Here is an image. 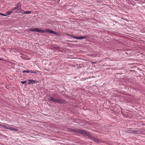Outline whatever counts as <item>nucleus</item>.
Here are the masks:
<instances>
[{"mask_svg": "<svg viewBox=\"0 0 145 145\" xmlns=\"http://www.w3.org/2000/svg\"><path fill=\"white\" fill-rule=\"evenodd\" d=\"M75 132L88 136L89 137L91 136V134L88 132L82 130H75Z\"/></svg>", "mask_w": 145, "mask_h": 145, "instance_id": "f257e3e1", "label": "nucleus"}, {"mask_svg": "<svg viewBox=\"0 0 145 145\" xmlns=\"http://www.w3.org/2000/svg\"><path fill=\"white\" fill-rule=\"evenodd\" d=\"M29 31H35L40 33H44L45 32L44 30H41L37 28H30Z\"/></svg>", "mask_w": 145, "mask_h": 145, "instance_id": "f03ea898", "label": "nucleus"}, {"mask_svg": "<svg viewBox=\"0 0 145 145\" xmlns=\"http://www.w3.org/2000/svg\"><path fill=\"white\" fill-rule=\"evenodd\" d=\"M56 102L57 103L60 104H63L65 103V101L64 100H61L59 99H55V102Z\"/></svg>", "mask_w": 145, "mask_h": 145, "instance_id": "7ed1b4c3", "label": "nucleus"}, {"mask_svg": "<svg viewBox=\"0 0 145 145\" xmlns=\"http://www.w3.org/2000/svg\"><path fill=\"white\" fill-rule=\"evenodd\" d=\"M7 128L8 129L15 131H17L18 130V129L17 128L12 126H8V128Z\"/></svg>", "mask_w": 145, "mask_h": 145, "instance_id": "20e7f679", "label": "nucleus"}, {"mask_svg": "<svg viewBox=\"0 0 145 145\" xmlns=\"http://www.w3.org/2000/svg\"><path fill=\"white\" fill-rule=\"evenodd\" d=\"M19 11H15V13H21L22 14H24V13L25 12L24 10H22L21 8L19 9Z\"/></svg>", "mask_w": 145, "mask_h": 145, "instance_id": "39448f33", "label": "nucleus"}, {"mask_svg": "<svg viewBox=\"0 0 145 145\" xmlns=\"http://www.w3.org/2000/svg\"><path fill=\"white\" fill-rule=\"evenodd\" d=\"M27 84H30L32 83H33L34 82V80H27Z\"/></svg>", "mask_w": 145, "mask_h": 145, "instance_id": "423d86ee", "label": "nucleus"}, {"mask_svg": "<svg viewBox=\"0 0 145 145\" xmlns=\"http://www.w3.org/2000/svg\"><path fill=\"white\" fill-rule=\"evenodd\" d=\"M17 8L18 9V10H19V9L21 8V4L20 3H18L16 5V7H15Z\"/></svg>", "mask_w": 145, "mask_h": 145, "instance_id": "0eeeda50", "label": "nucleus"}, {"mask_svg": "<svg viewBox=\"0 0 145 145\" xmlns=\"http://www.w3.org/2000/svg\"><path fill=\"white\" fill-rule=\"evenodd\" d=\"M15 13V12H13L11 10H10V11H7L6 13V16L10 15L11 13Z\"/></svg>", "mask_w": 145, "mask_h": 145, "instance_id": "6e6552de", "label": "nucleus"}, {"mask_svg": "<svg viewBox=\"0 0 145 145\" xmlns=\"http://www.w3.org/2000/svg\"><path fill=\"white\" fill-rule=\"evenodd\" d=\"M92 140H94V141L95 142H100L99 140L97 138L95 137H92Z\"/></svg>", "mask_w": 145, "mask_h": 145, "instance_id": "1a4fd4ad", "label": "nucleus"}, {"mask_svg": "<svg viewBox=\"0 0 145 145\" xmlns=\"http://www.w3.org/2000/svg\"><path fill=\"white\" fill-rule=\"evenodd\" d=\"M11 10L13 12H15V11L17 10L18 11V9L16 7H14L12 8Z\"/></svg>", "mask_w": 145, "mask_h": 145, "instance_id": "9d476101", "label": "nucleus"}, {"mask_svg": "<svg viewBox=\"0 0 145 145\" xmlns=\"http://www.w3.org/2000/svg\"><path fill=\"white\" fill-rule=\"evenodd\" d=\"M46 31L48 32L54 34V31H52V30H50L49 29H48L47 31H45V32H46Z\"/></svg>", "mask_w": 145, "mask_h": 145, "instance_id": "9b49d317", "label": "nucleus"}, {"mask_svg": "<svg viewBox=\"0 0 145 145\" xmlns=\"http://www.w3.org/2000/svg\"><path fill=\"white\" fill-rule=\"evenodd\" d=\"M31 12L30 11H25L24 13V14H31Z\"/></svg>", "mask_w": 145, "mask_h": 145, "instance_id": "f8f14e48", "label": "nucleus"}, {"mask_svg": "<svg viewBox=\"0 0 145 145\" xmlns=\"http://www.w3.org/2000/svg\"><path fill=\"white\" fill-rule=\"evenodd\" d=\"M87 38L86 36H82L81 37H79V39H86Z\"/></svg>", "mask_w": 145, "mask_h": 145, "instance_id": "ddd939ff", "label": "nucleus"}, {"mask_svg": "<svg viewBox=\"0 0 145 145\" xmlns=\"http://www.w3.org/2000/svg\"><path fill=\"white\" fill-rule=\"evenodd\" d=\"M48 99L49 100H50V101H51L53 102H54V98L51 97H50Z\"/></svg>", "mask_w": 145, "mask_h": 145, "instance_id": "4468645a", "label": "nucleus"}, {"mask_svg": "<svg viewBox=\"0 0 145 145\" xmlns=\"http://www.w3.org/2000/svg\"><path fill=\"white\" fill-rule=\"evenodd\" d=\"M23 73L27 72V73H29L30 72V70L29 71H22Z\"/></svg>", "mask_w": 145, "mask_h": 145, "instance_id": "2eb2a0df", "label": "nucleus"}, {"mask_svg": "<svg viewBox=\"0 0 145 145\" xmlns=\"http://www.w3.org/2000/svg\"><path fill=\"white\" fill-rule=\"evenodd\" d=\"M27 81H21V83L22 84H25V83H27Z\"/></svg>", "mask_w": 145, "mask_h": 145, "instance_id": "dca6fc26", "label": "nucleus"}, {"mask_svg": "<svg viewBox=\"0 0 145 145\" xmlns=\"http://www.w3.org/2000/svg\"><path fill=\"white\" fill-rule=\"evenodd\" d=\"M69 36H70L71 37H72V38H73L75 39V38L76 37H75L73 35H69Z\"/></svg>", "mask_w": 145, "mask_h": 145, "instance_id": "f3484780", "label": "nucleus"}, {"mask_svg": "<svg viewBox=\"0 0 145 145\" xmlns=\"http://www.w3.org/2000/svg\"><path fill=\"white\" fill-rule=\"evenodd\" d=\"M30 73H36L37 72H35L32 71V70H30Z\"/></svg>", "mask_w": 145, "mask_h": 145, "instance_id": "a211bd4d", "label": "nucleus"}, {"mask_svg": "<svg viewBox=\"0 0 145 145\" xmlns=\"http://www.w3.org/2000/svg\"><path fill=\"white\" fill-rule=\"evenodd\" d=\"M0 15H2V16H6V14H2V13H0Z\"/></svg>", "mask_w": 145, "mask_h": 145, "instance_id": "6ab92c4d", "label": "nucleus"}, {"mask_svg": "<svg viewBox=\"0 0 145 145\" xmlns=\"http://www.w3.org/2000/svg\"><path fill=\"white\" fill-rule=\"evenodd\" d=\"M4 128L6 129H8L7 128H8V126H4Z\"/></svg>", "mask_w": 145, "mask_h": 145, "instance_id": "aec40b11", "label": "nucleus"}, {"mask_svg": "<svg viewBox=\"0 0 145 145\" xmlns=\"http://www.w3.org/2000/svg\"><path fill=\"white\" fill-rule=\"evenodd\" d=\"M38 82L37 81L34 80V82H33V83L37 84Z\"/></svg>", "mask_w": 145, "mask_h": 145, "instance_id": "412c9836", "label": "nucleus"}, {"mask_svg": "<svg viewBox=\"0 0 145 145\" xmlns=\"http://www.w3.org/2000/svg\"><path fill=\"white\" fill-rule=\"evenodd\" d=\"M79 37H76L75 38V39H79Z\"/></svg>", "mask_w": 145, "mask_h": 145, "instance_id": "4be33fe9", "label": "nucleus"}, {"mask_svg": "<svg viewBox=\"0 0 145 145\" xmlns=\"http://www.w3.org/2000/svg\"><path fill=\"white\" fill-rule=\"evenodd\" d=\"M134 132V133H137V132L136 131H133Z\"/></svg>", "mask_w": 145, "mask_h": 145, "instance_id": "5701e85b", "label": "nucleus"}, {"mask_svg": "<svg viewBox=\"0 0 145 145\" xmlns=\"http://www.w3.org/2000/svg\"><path fill=\"white\" fill-rule=\"evenodd\" d=\"M55 35H56L57 34V33L56 32H55Z\"/></svg>", "mask_w": 145, "mask_h": 145, "instance_id": "b1692460", "label": "nucleus"}, {"mask_svg": "<svg viewBox=\"0 0 145 145\" xmlns=\"http://www.w3.org/2000/svg\"><path fill=\"white\" fill-rule=\"evenodd\" d=\"M2 59H1V58H0V60H1Z\"/></svg>", "mask_w": 145, "mask_h": 145, "instance_id": "393cba45", "label": "nucleus"}, {"mask_svg": "<svg viewBox=\"0 0 145 145\" xmlns=\"http://www.w3.org/2000/svg\"><path fill=\"white\" fill-rule=\"evenodd\" d=\"M56 0H55V1H56Z\"/></svg>", "mask_w": 145, "mask_h": 145, "instance_id": "a878e982", "label": "nucleus"}]
</instances>
